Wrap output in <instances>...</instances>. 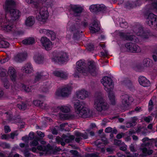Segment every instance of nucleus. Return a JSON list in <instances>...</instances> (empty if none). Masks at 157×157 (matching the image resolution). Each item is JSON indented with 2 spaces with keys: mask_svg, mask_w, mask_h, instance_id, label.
<instances>
[{
  "mask_svg": "<svg viewBox=\"0 0 157 157\" xmlns=\"http://www.w3.org/2000/svg\"><path fill=\"white\" fill-rule=\"evenodd\" d=\"M22 89L26 92H29L30 91V89L29 87L24 84L22 85Z\"/></svg>",
  "mask_w": 157,
  "mask_h": 157,
  "instance_id": "nucleus-55",
  "label": "nucleus"
},
{
  "mask_svg": "<svg viewBox=\"0 0 157 157\" xmlns=\"http://www.w3.org/2000/svg\"><path fill=\"white\" fill-rule=\"evenodd\" d=\"M137 119L136 117H133L132 119V122H128L126 123V127L129 128L135 126L136 124V121L137 120Z\"/></svg>",
  "mask_w": 157,
  "mask_h": 157,
  "instance_id": "nucleus-36",
  "label": "nucleus"
},
{
  "mask_svg": "<svg viewBox=\"0 0 157 157\" xmlns=\"http://www.w3.org/2000/svg\"><path fill=\"white\" fill-rule=\"evenodd\" d=\"M6 24L3 26L2 29L3 30L6 32H10L13 31L14 30V28L13 25L11 22H10L9 21H7L6 17Z\"/></svg>",
  "mask_w": 157,
  "mask_h": 157,
  "instance_id": "nucleus-18",
  "label": "nucleus"
},
{
  "mask_svg": "<svg viewBox=\"0 0 157 157\" xmlns=\"http://www.w3.org/2000/svg\"><path fill=\"white\" fill-rule=\"evenodd\" d=\"M64 136H63V138H61L59 136H57L56 138V141L59 143H60L63 146L65 145V143L64 141Z\"/></svg>",
  "mask_w": 157,
  "mask_h": 157,
  "instance_id": "nucleus-41",
  "label": "nucleus"
},
{
  "mask_svg": "<svg viewBox=\"0 0 157 157\" xmlns=\"http://www.w3.org/2000/svg\"><path fill=\"white\" fill-rule=\"evenodd\" d=\"M129 96L127 94L122 95L121 97V106L124 108L128 106L129 104Z\"/></svg>",
  "mask_w": 157,
  "mask_h": 157,
  "instance_id": "nucleus-17",
  "label": "nucleus"
},
{
  "mask_svg": "<svg viewBox=\"0 0 157 157\" xmlns=\"http://www.w3.org/2000/svg\"><path fill=\"white\" fill-rule=\"evenodd\" d=\"M88 65L89 69H86L85 70V72L87 71V73H85V75H86L89 72L93 76L96 75L97 74V70L96 67V63L93 61H90L88 62Z\"/></svg>",
  "mask_w": 157,
  "mask_h": 157,
  "instance_id": "nucleus-8",
  "label": "nucleus"
},
{
  "mask_svg": "<svg viewBox=\"0 0 157 157\" xmlns=\"http://www.w3.org/2000/svg\"><path fill=\"white\" fill-rule=\"evenodd\" d=\"M15 148H13L12 149V151L11 152L10 154V157H12L13 156V157H19V155L18 154H15L14 155L13 154V153H14V151H15Z\"/></svg>",
  "mask_w": 157,
  "mask_h": 157,
  "instance_id": "nucleus-57",
  "label": "nucleus"
},
{
  "mask_svg": "<svg viewBox=\"0 0 157 157\" xmlns=\"http://www.w3.org/2000/svg\"><path fill=\"white\" fill-rule=\"evenodd\" d=\"M58 109H60V111L63 113H68L70 111L71 106H57Z\"/></svg>",
  "mask_w": 157,
  "mask_h": 157,
  "instance_id": "nucleus-28",
  "label": "nucleus"
},
{
  "mask_svg": "<svg viewBox=\"0 0 157 157\" xmlns=\"http://www.w3.org/2000/svg\"><path fill=\"white\" fill-rule=\"evenodd\" d=\"M129 148L130 151L132 152H135L136 151L135 148V145L134 144H131L129 146Z\"/></svg>",
  "mask_w": 157,
  "mask_h": 157,
  "instance_id": "nucleus-62",
  "label": "nucleus"
},
{
  "mask_svg": "<svg viewBox=\"0 0 157 157\" xmlns=\"http://www.w3.org/2000/svg\"><path fill=\"white\" fill-rule=\"evenodd\" d=\"M125 46L127 49L131 52L138 53L141 51L140 48L135 44L132 43H127L125 44Z\"/></svg>",
  "mask_w": 157,
  "mask_h": 157,
  "instance_id": "nucleus-9",
  "label": "nucleus"
},
{
  "mask_svg": "<svg viewBox=\"0 0 157 157\" xmlns=\"http://www.w3.org/2000/svg\"><path fill=\"white\" fill-rule=\"evenodd\" d=\"M40 42L42 45L47 51L50 50L52 49V42L46 37H42L40 40Z\"/></svg>",
  "mask_w": 157,
  "mask_h": 157,
  "instance_id": "nucleus-11",
  "label": "nucleus"
},
{
  "mask_svg": "<svg viewBox=\"0 0 157 157\" xmlns=\"http://www.w3.org/2000/svg\"><path fill=\"white\" fill-rule=\"evenodd\" d=\"M74 107L77 117L86 118L89 117L92 115V112L89 108L85 106V103L83 102L75 103Z\"/></svg>",
  "mask_w": 157,
  "mask_h": 157,
  "instance_id": "nucleus-2",
  "label": "nucleus"
},
{
  "mask_svg": "<svg viewBox=\"0 0 157 157\" xmlns=\"http://www.w3.org/2000/svg\"><path fill=\"white\" fill-rule=\"evenodd\" d=\"M98 5H92L89 7L90 11L93 12H98Z\"/></svg>",
  "mask_w": 157,
  "mask_h": 157,
  "instance_id": "nucleus-37",
  "label": "nucleus"
},
{
  "mask_svg": "<svg viewBox=\"0 0 157 157\" xmlns=\"http://www.w3.org/2000/svg\"><path fill=\"white\" fill-rule=\"evenodd\" d=\"M10 13V16L12 20H16L18 19L21 15L20 11L16 9H12L7 11Z\"/></svg>",
  "mask_w": 157,
  "mask_h": 157,
  "instance_id": "nucleus-14",
  "label": "nucleus"
},
{
  "mask_svg": "<svg viewBox=\"0 0 157 157\" xmlns=\"http://www.w3.org/2000/svg\"><path fill=\"white\" fill-rule=\"evenodd\" d=\"M84 63L82 60H79L76 63V68H77V71H79L80 73H82L84 75H85V73L87 72H85V70L84 68Z\"/></svg>",
  "mask_w": 157,
  "mask_h": 157,
  "instance_id": "nucleus-19",
  "label": "nucleus"
},
{
  "mask_svg": "<svg viewBox=\"0 0 157 157\" xmlns=\"http://www.w3.org/2000/svg\"><path fill=\"white\" fill-rule=\"evenodd\" d=\"M75 135L77 137H82L84 139H86L88 138V136L86 133L83 134L78 132H76L75 133Z\"/></svg>",
  "mask_w": 157,
  "mask_h": 157,
  "instance_id": "nucleus-44",
  "label": "nucleus"
},
{
  "mask_svg": "<svg viewBox=\"0 0 157 157\" xmlns=\"http://www.w3.org/2000/svg\"><path fill=\"white\" fill-rule=\"evenodd\" d=\"M80 21L81 20L80 19H76L75 21L71 26V31L73 32L74 34H77L79 32V29L80 27Z\"/></svg>",
  "mask_w": 157,
  "mask_h": 157,
  "instance_id": "nucleus-12",
  "label": "nucleus"
},
{
  "mask_svg": "<svg viewBox=\"0 0 157 157\" xmlns=\"http://www.w3.org/2000/svg\"><path fill=\"white\" fill-rule=\"evenodd\" d=\"M39 12L37 14L36 19L39 21L44 23L48 17L47 9L46 7L39 9Z\"/></svg>",
  "mask_w": 157,
  "mask_h": 157,
  "instance_id": "nucleus-3",
  "label": "nucleus"
},
{
  "mask_svg": "<svg viewBox=\"0 0 157 157\" xmlns=\"http://www.w3.org/2000/svg\"><path fill=\"white\" fill-rule=\"evenodd\" d=\"M2 82L3 83L4 87L6 89H8L10 87L9 81L6 78L2 79Z\"/></svg>",
  "mask_w": 157,
  "mask_h": 157,
  "instance_id": "nucleus-39",
  "label": "nucleus"
},
{
  "mask_svg": "<svg viewBox=\"0 0 157 157\" xmlns=\"http://www.w3.org/2000/svg\"><path fill=\"white\" fill-rule=\"evenodd\" d=\"M153 59L155 62L157 61V50H155L153 52V54L152 55Z\"/></svg>",
  "mask_w": 157,
  "mask_h": 157,
  "instance_id": "nucleus-58",
  "label": "nucleus"
},
{
  "mask_svg": "<svg viewBox=\"0 0 157 157\" xmlns=\"http://www.w3.org/2000/svg\"><path fill=\"white\" fill-rule=\"evenodd\" d=\"M76 96L78 98L84 100L89 97V94L85 90H82L76 92Z\"/></svg>",
  "mask_w": 157,
  "mask_h": 157,
  "instance_id": "nucleus-13",
  "label": "nucleus"
},
{
  "mask_svg": "<svg viewBox=\"0 0 157 157\" xmlns=\"http://www.w3.org/2000/svg\"><path fill=\"white\" fill-rule=\"evenodd\" d=\"M107 92L108 93V97L110 104L113 105H115L116 104L115 97L112 90L110 91V92Z\"/></svg>",
  "mask_w": 157,
  "mask_h": 157,
  "instance_id": "nucleus-26",
  "label": "nucleus"
},
{
  "mask_svg": "<svg viewBox=\"0 0 157 157\" xmlns=\"http://www.w3.org/2000/svg\"><path fill=\"white\" fill-rule=\"evenodd\" d=\"M119 34L120 37L124 40L132 41L135 38V36L134 35H130L129 34H125L123 33L120 32Z\"/></svg>",
  "mask_w": 157,
  "mask_h": 157,
  "instance_id": "nucleus-24",
  "label": "nucleus"
},
{
  "mask_svg": "<svg viewBox=\"0 0 157 157\" xmlns=\"http://www.w3.org/2000/svg\"><path fill=\"white\" fill-rule=\"evenodd\" d=\"M133 2L134 7L139 6L142 3L141 0H137Z\"/></svg>",
  "mask_w": 157,
  "mask_h": 157,
  "instance_id": "nucleus-60",
  "label": "nucleus"
},
{
  "mask_svg": "<svg viewBox=\"0 0 157 157\" xmlns=\"http://www.w3.org/2000/svg\"><path fill=\"white\" fill-rule=\"evenodd\" d=\"M8 74L10 78L13 82H15L17 78V72L12 67H10L8 70Z\"/></svg>",
  "mask_w": 157,
  "mask_h": 157,
  "instance_id": "nucleus-16",
  "label": "nucleus"
},
{
  "mask_svg": "<svg viewBox=\"0 0 157 157\" xmlns=\"http://www.w3.org/2000/svg\"><path fill=\"white\" fill-rule=\"evenodd\" d=\"M87 49L90 51L93 50L94 49L93 45L91 44H89L88 45Z\"/></svg>",
  "mask_w": 157,
  "mask_h": 157,
  "instance_id": "nucleus-63",
  "label": "nucleus"
},
{
  "mask_svg": "<svg viewBox=\"0 0 157 157\" xmlns=\"http://www.w3.org/2000/svg\"><path fill=\"white\" fill-rule=\"evenodd\" d=\"M83 10V7L78 5H71L69 6V10L73 12L75 17L79 16Z\"/></svg>",
  "mask_w": 157,
  "mask_h": 157,
  "instance_id": "nucleus-10",
  "label": "nucleus"
},
{
  "mask_svg": "<svg viewBox=\"0 0 157 157\" xmlns=\"http://www.w3.org/2000/svg\"><path fill=\"white\" fill-rule=\"evenodd\" d=\"M68 56L67 54L63 52H58L53 58L54 61L63 63L68 60Z\"/></svg>",
  "mask_w": 157,
  "mask_h": 157,
  "instance_id": "nucleus-7",
  "label": "nucleus"
},
{
  "mask_svg": "<svg viewBox=\"0 0 157 157\" xmlns=\"http://www.w3.org/2000/svg\"><path fill=\"white\" fill-rule=\"evenodd\" d=\"M0 146L4 148H10V145L9 144L5 142H2L0 143Z\"/></svg>",
  "mask_w": 157,
  "mask_h": 157,
  "instance_id": "nucleus-51",
  "label": "nucleus"
},
{
  "mask_svg": "<svg viewBox=\"0 0 157 157\" xmlns=\"http://www.w3.org/2000/svg\"><path fill=\"white\" fill-rule=\"evenodd\" d=\"M120 25L121 27L124 28H126L128 27V23L126 22H122L120 23Z\"/></svg>",
  "mask_w": 157,
  "mask_h": 157,
  "instance_id": "nucleus-61",
  "label": "nucleus"
},
{
  "mask_svg": "<svg viewBox=\"0 0 157 157\" xmlns=\"http://www.w3.org/2000/svg\"><path fill=\"white\" fill-rule=\"evenodd\" d=\"M7 70L3 68H0V77H4L6 76Z\"/></svg>",
  "mask_w": 157,
  "mask_h": 157,
  "instance_id": "nucleus-47",
  "label": "nucleus"
},
{
  "mask_svg": "<svg viewBox=\"0 0 157 157\" xmlns=\"http://www.w3.org/2000/svg\"><path fill=\"white\" fill-rule=\"evenodd\" d=\"M22 43L24 44H33L35 43V40L33 37H29L23 40Z\"/></svg>",
  "mask_w": 157,
  "mask_h": 157,
  "instance_id": "nucleus-29",
  "label": "nucleus"
},
{
  "mask_svg": "<svg viewBox=\"0 0 157 157\" xmlns=\"http://www.w3.org/2000/svg\"><path fill=\"white\" fill-rule=\"evenodd\" d=\"M143 152L145 154V155H150L153 152V150H147V148L144 147L142 150Z\"/></svg>",
  "mask_w": 157,
  "mask_h": 157,
  "instance_id": "nucleus-42",
  "label": "nucleus"
},
{
  "mask_svg": "<svg viewBox=\"0 0 157 157\" xmlns=\"http://www.w3.org/2000/svg\"><path fill=\"white\" fill-rule=\"evenodd\" d=\"M75 136L73 135H71L69 136H65L64 137L65 143L66 142L67 143L71 142L75 139Z\"/></svg>",
  "mask_w": 157,
  "mask_h": 157,
  "instance_id": "nucleus-34",
  "label": "nucleus"
},
{
  "mask_svg": "<svg viewBox=\"0 0 157 157\" xmlns=\"http://www.w3.org/2000/svg\"><path fill=\"white\" fill-rule=\"evenodd\" d=\"M45 76V75L44 74L43 72H37L35 76L34 82L36 83L37 82L39 81L42 79L43 77Z\"/></svg>",
  "mask_w": 157,
  "mask_h": 157,
  "instance_id": "nucleus-30",
  "label": "nucleus"
},
{
  "mask_svg": "<svg viewBox=\"0 0 157 157\" xmlns=\"http://www.w3.org/2000/svg\"><path fill=\"white\" fill-rule=\"evenodd\" d=\"M18 133L17 131H15L10 133V138L12 139H14L15 136H17Z\"/></svg>",
  "mask_w": 157,
  "mask_h": 157,
  "instance_id": "nucleus-59",
  "label": "nucleus"
},
{
  "mask_svg": "<svg viewBox=\"0 0 157 157\" xmlns=\"http://www.w3.org/2000/svg\"><path fill=\"white\" fill-rule=\"evenodd\" d=\"M98 12H104L106 10V7L103 4L98 5Z\"/></svg>",
  "mask_w": 157,
  "mask_h": 157,
  "instance_id": "nucleus-46",
  "label": "nucleus"
},
{
  "mask_svg": "<svg viewBox=\"0 0 157 157\" xmlns=\"http://www.w3.org/2000/svg\"><path fill=\"white\" fill-rule=\"evenodd\" d=\"M50 86L49 84H46L45 85H44L41 88L42 90L44 92H47Z\"/></svg>",
  "mask_w": 157,
  "mask_h": 157,
  "instance_id": "nucleus-54",
  "label": "nucleus"
},
{
  "mask_svg": "<svg viewBox=\"0 0 157 157\" xmlns=\"http://www.w3.org/2000/svg\"><path fill=\"white\" fill-rule=\"evenodd\" d=\"M136 34L138 36H142L143 38H147V37L145 35L143 29L142 28H140L139 29V31L136 33Z\"/></svg>",
  "mask_w": 157,
  "mask_h": 157,
  "instance_id": "nucleus-38",
  "label": "nucleus"
},
{
  "mask_svg": "<svg viewBox=\"0 0 157 157\" xmlns=\"http://www.w3.org/2000/svg\"><path fill=\"white\" fill-rule=\"evenodd\" d=\"M101 82L105 87L104 89L107 92L113 90V85L110 78L105 76L101 79Z\"/></svg>",
  "mask_w": 157,
  "mask_h": 157,
  "instance_id": "nucleus-5",
  "label": "nucleus"
},
{
  "mask_svg": "<svg viewBox=\"0 0 157 157\" xmlns=\"http://www.w3.org/2000/svg\"><path fill=\"white\" fill-rule=\"evenodd\" d=\"M42 102L40 100H36L33 101V104L36 106H41L43 107L42 105H40L42 104Z\"/></svg>",
  "mask_w": 157,
  "mask_h": 157,
  "instance_id": "nucleus-53",
  "label": "nucleus"
},
{
  "mask_svg": "<svg viewBox=\"0 0 157 157\" xmlns=\"http://www.w3.org/2000/svg\"><path fill=\"white\" fill-rule=\"evenodd\" d=\"M16 6L15 2L13 0H6L5 4L4 9L6 12L12 9H14Z\"/></svg>",
  "mask_w": 157,
  "mask_h": 157,
  "instance_id": "nucleus-15",
  "label": "nucleus"
},
{
  "mask_svg": "<svg viewBox=\"0 0 157 157\" xmlns=\"http://www.w3.org/2000/svg\"><path fill=\"white\" fill-rule=\"evenodd\" d=\"M40 140V137L36 136L33 140L30 143V146H36L38 144V141Z\"/></svg>",
  "mask_w": 157,
  "mask_h": 157,
  "instance_id": "nucleus-32",
  "label": "nucleus"
},
{
  "mask_svg": "<svg viewBox=\"0 0 157 157\" xmlns=\"http://www.w3.org/2000/svg\"><path fill=\"white\" fill-rule=\"evenodd\" d=\"M139 82L140 84L144 87H147L150 86V82L145 77L140 76L138 79Z\"/></svg>",
  "mask_w": 157,
  "mask_h": 157,
  "instance_id": "nucleus-22",
  "label": "nucleus"
},
{
  "mask_svg": "<svg viewBox=\"0 0 157 157\" xmlns=\"http://www.w3.org/2000/svg\"><path fill=\"white\" fill-rule=\"evenodd\" d=\"M72 90V88L71 86H67L57 91L56 92V95L57 97H67L70 94Z\"/></svg>",
  "mask_w": 157,
  "mask_h": 157,
  "instance_id": "nucleus-6",
  "label": "nucleus"
},
{
  "mask_svg": "<svg viewBox=\"0 0 157 157\" xmlns=\"http://www.w3.org/2000/svg\"><path fill=\"white\" fill-rule=\"evenodd\" d=\"M35 23V19L33 16H29L28 17L25 21V25L28 26H32Z\"/></svg>",
  "mask_w": 157,
  "mask_h": 157,
  "instance_id": "nucleus-27",
  "label": "nucleus"
},
{
  "mask_svg": "<svg viewBox=\"0 0 157 157\" xmlns=\"http://www.w3.org/2000/svg\"><path fill=\"white\" fill-rule=\"evenodd\" d=\"M146 23L151 27L157 30V16L152 13H150L146 19Z\"/></svg>",
  "mask_w": 157,
  "mask_h": 157,
  "instance_id": "nucleus-4",
  "label": "nucleus"
},
{
  "mask_svg": "<svg viewBox=\"0 0 157 157\" xmlns=\"http://www.w3.org/2000/svg\"><path fill=\"white\" fill-rule=\"evenodd\" d=\"M98 155L97 153H92L88 154L85 155L86 157H98Z\"/></svg>",
  "mask_w": 157,
  "mask_h": 157,
  "instance_id": "nucleus-56",
  "label": "nucleus"
},
{
  "mask_svg": "<svg viewBox=\"0 0 157 157\" xmlns=\"http://www.w3.org/2000/svg\"><path fill=\"white\" fill-rule=\"evenodd\" d=\"M143 64L145 67H150L151 65V62L149 59H145L143 61Z\"/></svg>",
  "mask_w": 157,
  "mask_h": 157,
  "instance_id": "nucleus-40",
  "label": "nucleus"
},
{
  "mask_svg": "<svg viewBox=\"0 0 157 157\" xmlns=\"http://www.w3.org/2000/svg\"><path fill=\"white\" fill-rule=\"evenodd\" d=\"M21 70L27 74L30 73L33 71V67L30 63L25 64V66L22 67Z\"/></svg>",
  "mask_w": 157,
  "mask_h": 157,
  "instance_id": "nucleus-25",
  "label": "nucleus"
},
{
  "mask_svg": "<svg viewBox=\"0 0 157 157\" xmlns=\"http://www.w3.org/2000/svg\"><path fill=\"white\" fill-rule=\"evenodd\" d=\"M145 128V127H144L141 126H138L136 130V132L138 133L141 132L142 131V130H143Z\"/></svg>",
  "mask_w": 157,
  "mask_h": 157,
  "instance_id": "nucleus-64",
  "label": "nucleus"
},
{
  "mask_svg": "<svg viewBox=\"0 0 157 157\" xmlns=\"http://www.w3.org/2000/svg\"><path fill=\"white\" fill-rule=\"evenodd\" d=\"M27 104L25 102H22L21 104H18L17 105L18 108L23 110H25L27 108Z\"/></svg>",
  "mask_w": 157,
  "mask_h": 157,
  "instance_id": "nucleus-35",
  "label": "nucleus"
},
{
  "mask_svg": "<svg viewBox=\"0 0 157 157\" xmlns=\"http://www.w3.org/2000/svg\"><path fill=\"white\" fill-rule=\"evenodd\" d=\"M5 114L6 115L7 120L9 121H10L12 119V115L10 112H6L5 113Z\"/></svg>",
  "mask_w": 157,
  "mask_h": 157,
  "instance_id": "nucleus-50",
  "label": "nucleus"
},
{
  "mask_svg": "<svg viewBox=\"0 0 157 157\" xmlns=\"http://www.w3.org/2000/svg\"><path fill=\"white\" fill-rule=\"evenodd\" d=\"M47 35L50 36L51 37L52 40H54L56 38V35L52 30H48V34Z\"/></svg>",
  "mask_w": 157,
  "mask_h": 157,
  "instance_id": "nucleus-43",
  "label": "nucleus"
},
{
  "mask_svg": "<svg viewBox=\"0 0 157 157\" xmlns=\"http://www.w3.org/2000/svg\"><path fill=\"white\" fill-rule=\"evenodd\" d=\"M93 106L97 111L101 112L106 111L109 108V105L103 98L101 93L96 92L95 94Z\"/></svg>",
  "mask_w": 157,
  "mask_h": 157,
  "instance_id": "nucleus-1",
  "label": "nucleus"
},
{
  "mask_svg": "<svg viewBox=\"0 0 157 157\" xmlns=\"http://www.w3.org/2000/svg\"><path fill=\"white\" fill-rule=\"evenodd\" d=\"M52 74L55 76L63 79H66L67 77L66 73L62 71L55 70L53 72Z\"/></svg>",
  "mask_w": 157,
  "mask_h": 157,
  "instance_id": "nucleus-21",
  "label": "nucleus"
},
{
  "mask_svg": "<svg viewBox=\"0 0 157 157\" xmlns=\"http://www.w3.org/2000/svg\"><path fill=\"white\" fill-rule=\"evenodd\" d=\"M44 58L43 56L39 53L36 54L34 56V59L35 61L38 63H41L43 60Z\"/></svg>",
  "mask_w": 157,
  "mask_h": 157,
  "instance_id": "nucleus-31",
  "label": "nucleus"
},
{
  "mask_svg": "<svg viewBox=\"0 0 157 157\" xmlns=\"http://www.w3.org/2000/svg\"><path fill=\"white\" fill-rule=\"evenodd\" d=\"M89 29L90 32L93 33L98 31L100 29V28L98 21L95 20L90 25Z\"/></svg>",
  "mask_w": 157,
  "mask_h": 157,
  "instance_id": "nucleus-20",
  "label": "nucleus"
},
{
  "mask_svg": "<svg viewBox=\"0 0 157 157\" xmlns=\"http://www.w3.org/2000/svg\"><path fill=\"white\" fill-rule=\"evenodd\" d=\"M70 152L72 155H74V156L73 157H80L81 156L79 154L78 151L76 150H71L70 151Z\"/></svg>",
  "mask_w": 157,
  "mask_h": 157,
  "instance_id": "nucleus-49",
  "label": "nucleus"
},
{
  "mask_svg": "<svg viewBox=\"0 0 157 157\" xmlns=\"http://www.w3.org/2000/svg\"><path fill=\"white\" fill-rule=\"evenodd\" d=\"M114 144L116 145L120 146L124 144V143L122 142L121 140L116 139L114 140Z\"/></svg>",
  "mask_w": 157,
  "mask_h": 157,
  "instance_id": "nucleus-52",
  "label": "nucleus"
},
{
  "mask_svg": "<svg viewBox=\"0 0 157 157\" xmlns=\"http://www.w3.org/2000/svg\"><path fill=\"white\" fill-rule=\"evenodd\" d=\"M9 46V43L7 41L2 40L0 38V48H7Z\"/></svg>",
  "mask_w": 157,
  "mask_h": 157,
  "instance_id": "nucleus-33",
  "label": "nucleus"
},
{
  "mask_svg": "<svg viewBox=\"0 0 157 157\" xmlns=\"http://www.w3.org/2000/svg\"><path fill=\"white\" fill-rule=\"evenodd\" d=\"M125 6L128 9H131L134 7L133 2L128 1L125 3Z\"/></svg>",
  "mask_w": 157,
  "mask_h": 157,
  "instance_id": "nucleus-45",
  "label": "nucleus"
},
{
  "mask_svg": "<svg viewBox=\"0 0 157 157\" xmlns=\"http://www.w3.org/2000/svg\"><path fill=\"white\" fill-rule=\"evenodd\" d=\"M122 84L123 85H126L128 87L130 86L132 84L131 81L129 80H126L122 81Z\"/></svg>",
  "mask_w": 157,
  "mask_h": 157,
  "instance_id": "nucleus-48",
  "label": "nucleus"
},
{
  "mask_svg": "<svg viewBox=\"0 0 157 157\" xmlns=\"http://www.w3.org/2000/svg\"><path fill=\"white\" fill-rule=\"evenodd\" d=\"M27 53H20L17 55L14 58L15 60L17 62H21L26 59Z\"/></svg>",
  "mask_w": 157,
  "mask_h": 157,
  "instance_id": "nucleus-23",
  "label": "nucleus"
}]
</instances>
